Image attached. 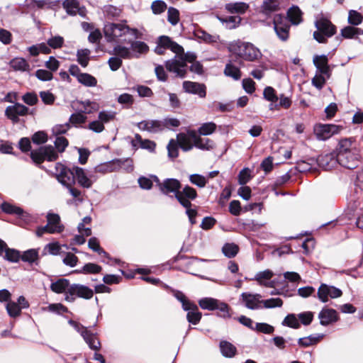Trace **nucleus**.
I'll use <instances>...</instances> for the list:
<instances>
[{
    "mask_svg": "<svg viewBox=\"0 0 363 363\" xmlns=\"http://www.w3.org/2000/svg\"><path fill=\"white\" fill-rule=\"evenodd\" d=\"M182 53L176 54L175 56L165 62V67L175 74L177 77L185 78L187 74V65L182 58Z\"/></svg>",
    "mask_w": 363,
    "mask_h": 363,
    "instance_id": "obj_9",
    "label": "nucleus"
},
{
    "mask_svg": "<svg viewBox=\"0 0 363 363\" xmlns=\"http://www.w3.org/2000/svg\"><path fill=\"white\" fill-rule=\"evenodd\" d=\"M38 259V250L30 249L23 252L21 255V259L23 262H28L30 264L34 263Z\"/></svg>",
    "mask_w": 363,
    "mask_h": 363,
    "instance_id": "obj_49",
    "label": "nucleus"
},
{
    "mask_svg": "<svg viewBox=\"0 0 363 363\" xmlns=\"http://www.w3.org/2000/svg\"><path fill=\"white\" fill-rule=\"evenodd\" d=\"M303 13L297 6H292L286 12V18L292 25L297 26L303 21Z\"/></svg>",
    "mask_w": 363,
    "mask_h": 363,
    "instance_id": "obj_26",
    "label": "nucleus"
},
{
    "mask_svg": "<svg viewBox=\"0 0 363 363\" xmlns=\"http://www.w3.org/2000/svg\"><path fill=\"white\" fill-rule=\"evenodd\" d=\"M87 117L80 110L78 112L72 113L68 123L74 127H79L81 124L84 123L86 121Z\"/></svg>",
    "mask_w": 363,
    "mask_h": 363,
    "instance_id": "obj_44",
    "label": "nucleus"
},
{
    "mask_svg": "<svg viewBox=\"0 0 363 363\" xmlns=\"http://www.w3.org/2000/svg\"><path fill=\"white\" fill-rule=\"evenodd\" d=\"M327 79L328 78L323 74L315 73V75L311 80V84L317 89L321 90L325 86Z\"/></svg>",
    "mask_w": 363,
    "mask_h": 363,
    "instance_id": "obj_61",
    "label": "nucleus"
},
{
    "mask_svg": "<svg viewBox=\"0 0 363 363\" xmlns=\"http://www.w3.org/2000/svg\"><path fill=\"white\" fill-rule=\"evenodd\" d=\"M321 335H309L308 337H301L298 340V344L300 347H307L313 345L319 342L320 339L323 337Z\"/></svg>",
    "mask_w": 363,
    "mask_h": 363,
    "instance_id": "obj_45",
    "label": "nucleus"
},
{
    "mask_svg": "<svg viewBox=\"0 0 363 363\" xmlns=\"http://www.w3.org/2000/svg\"><path fill=\"white\" fill-rule=\"evenodd\" d=\"M315 26L317 30L313 33V38L319 43H326L328 38L333 36L337 32L336 26L323 16L315 21Z\"/></svg>",
    "mask_w": 363,
    "mask_h": 363,
    "instance_id": "obj_4",
    "label": "nucleus"
},
{
    "mask_svg": "<svg viewBox=\"0 0 363 363\" xmlns=\"http://www.w3.org/2000/svg\"><path fill=\"white\" fill-rule=\"evenodd\" d=\"M336 162L337 160H335L330 155H320L317 159L318 166L325 170L331 169Z\"/></svg>",
    "mask_w": 363,
    "mask_h": 363,
    "instance_id": "obj_41",
    "label": "nucleus"
},
{
    "mask_svg": "<svg viewBox=\"0 0 363 363\" xmlns=\"http://www.w3.org/2000/svg\"><path fill=\"white\" fill-rule=\"evenodd\" d=\"M6 309L11 318L18 317L21 313V308L14 301H9L6 305Z\"/></svg>",
    "mask_w": 363,
    "mask_h": 363,
    "instance_id": "obj_53",
    "label": "nucleus"
},
{
    "mask_svg": "<svg viewBox=\"0 0 363 363\" xmlns=\"http://www.w3.org/2000/svg\"><path fill=\"white\" fill-rule=\"evenodd\" d=\"M93 295L94 291L89 287L79 284H73L66 292L65 299L68 302H73L77 298L90 299Z\"/></svg>",
    "mask_w": 363,
    "mask_h": 363,
    "instance_id": "obj_8",
    "label": "nucleus"
},
{
    "mask_svg": "<svg viewBox=\"0 0 363 363\" xmlns=\"http://www.w3.org/2000/svg\"><path fill=\"white\" fill-rule=\"evenodd\" d=\"M91 52L89 49H79L77 52L78 63L83 67H86L89 62V55Z\"/></svg>",
    "mask_w": 363,
    "mask_h": 363,
    "instance_id": "obj_48",
    "label": "nucleus"
},
{
    "mask_svg": "<svg viewBox=\"0 0 363 363\" xmlns=\"http://www.w3.org/2000/svg\"><path fill=\"white\" fill-rule=\"evenodd\" d=\"M11 67L15 71L27 72L30 70V65L23 57H15L10 61Z\"/></svg>",
    "mask_w": 363,
    "mask_h": 363,
    "instance_id": "obj_34",
    "label": "nucleus"
},
{
    "mask_svg": "<svg viewBox=\"0 0 363 363\" xmlns=\"http://www.w3.org/2000/svg\"><path fill=\"white\" fill-rule=\"evenodd\" d=\"M202 317L201 313L199 311L198 306L196 309H192L187 312L186 319L188 322L192 325H197L200 322Z\"/></svg>",
    "mask_w": 363,
    "mask_h": 363,
    "instance_id": "obj_57",
    "label": "nucleus"
},
{
    "mask_svg": "<svg viewBox=\"0 0 363 363\" xmlns=\"http://www.w3.org/2000/svg\"><path fill=\"white\" fill-rule=\"evenodd\" d=\"M225 8L230 13L242 14L248 9L249 6L245 2H235L226 4Z\"/></svg>",
    "mask_w": 363,
    "mask_h": 363,
    "instance_id": "obj_32",
    "label": "nucleus"
},
{
    "mask_svg": "<svg viewBox=\"0 0 363 363\" xmlns=\"http://www.w3.org/2000/svg\"><path fill=\"white\" fill-rule=\"evenodd\" d=\"M353 148H357L352 138H344L339 141L337 148V154L353 151Z\"/></svg>",
    "mask_w": 363,
    "mask_h": 363,
    "instance_id": "obj_33",
    "label": "nucleus"
},
{
    "mask_svg": "<svg viewBox=\"0 0 363 363\" xmlns=\"http://www.w3.org/2000/svg\"><path fill=\"white\" fill-rule=\"evenodd\" d=\"M77 81L84 86L89 87H93L97 84L96 79L88 73H82V74L79 75Z\"/></svg>",
    "mask_w": 363,
    "mask_h": 363,
    "instance_id": "obj_52",
    "label": "nucleus"
},
{
    "mask_svg": "<svg viewBox=\"0 0 363 363\" xmlns=\"http://www.w3.org/2000/svg\"><path fill=\"white\" fill-rule=\"evenodd\" d=\"M106 40L108 43L126 44L130 37L139 38L140 32L137 28H131L125 23H108L104 28Z\"/></svg>",
    "mask_w": 363,
    "mask_h": 363,
    "instance_id": "obj_1",
    "label": "nucleus"
},
{
    "mask_svg": "<svg viewBox=\"0 0 363 363\" xmlns=\"http://www.w3.org/2000/svg\"><path fill=\"white\" fill-rule=\"evenodd\" d=\"M216 130V124L213 122H207L203 123L198 129V133L200 135H209L213 133Z\"/></svg>",
    "mask_w": 363,
    "mask_h": 363,
    "instance_id": "obj_54",
    "label": "nucleus"
},
{
    "mask_svg": "<svg viewBox=\"0 0 363 363\" xmlns=\"http://www.w3.org/2000/svg\"><path fill=\"white\" fill-rule=\"evenodd\" d=\"M360 153L358 148H353V151L337 154L336 160L342 167L354 169L357 168L360 163Z\"/></svg>",
    "mask_w": 363,
    "mask_h": 363,
    "instance_id": "obj_10",
    "label": "nucleus"
},
{
    "mask_svg": "<svg viewBox=\"0 0 363 363\" xmlns=\"http://www.w3.org/2000/svg\"><path fill=\"white\" fill-rule=\"evenodd\" d=\"M220 349L222 354L228 358L233 357L236 352V347L230 342L222 340L220 342Z\"/></svg>",
    "mask_w": 363,
    "mask_h": 363,
    "instance_id": "obj_36",
    "label": "nucleus"
},
{
    "mask_svg": "<svg viewBox=\"0 0 363 363\" xmlns=\"http://www.w3.org/2000/svg\"><path fill=\"white\" fill-rule=\"evenodd\" d=\"M313 62L317 69L316 73L323 74L328 79L330 77L331 69L328 65V58L327 55H315Z\"/></svg>",
    "mask_w": 363,
    "mask_h": 363,
    "instance_id": "obj_20",
    "label": "nucleus"
},
{
    "mask_svg": "<svg viewBox=\"0 0 363 363\" xmlns=\"http://www.w3.org/2000/svg\"><path fill=\"white\" fill-rule=\"evenodd\" d=\"M123 43H118L113 47V50L110 52V54L113 55L120 59L130 60L133 58V52L130 50V47H125L122 45Z\"/></svg>",
    "mask_w": 363,
    "mask_h": 363,
    "instance_id": "obj_27",
    "label": "nucleus"
},
{
    "mask_svg": "<svg viewBox=\"0 0 363 363\" xmlns=\"http://www.w3.org/2000/svg\"><path fill=\"white\" fill-rule=\"evenodd\" d=\"M31 140L35 145H43L48 141V135L45 131H38L32 135Z\"/></svg>",
    "mask_w": 363,
    "mask_h": 363,
    "instance_id": "obj_64",
    "label": "nucleus"
},
{
    "mask_svg": "<svg viewBox=\"0 0 363 363\" xmlns=\"http://www.w3.org/2000/svg\"><path fill=\"white\" fill-rule=\"evenodd\" d=\"M282 325L298 329L301 327L298 318L294 313L288 314L281 323Z\"/></svg>",
    "mask_w": 363,
    "mask_h": 363,
    "instance_id": "obj_47",
    "label": "nucleus"
},
{
    "mask_svg": "<svg viewBox=\"0 0 363 363\" xmlns=\"http://www.w3.org/2000/svg\"><path fill=\"white\" fill-rule=\"evenodd\" d=\"M238 179V183L240 185H242V186L245 185L252 179L251 170L247 167L242 169L240 172Z\"/></svg>",
    "mask_w": 363,
    "mask_h": 363,
    "instance_id": "obj_63",
    "label": "nucleus"
},
{
    "mask_svg": "<svg viewBox=\"0 0 363 363\" xmlns=\"http://www.w3.org/2000/svg\"><path fill=\"white\" fill-rule=\"evenodd\" d=\"M199 307L203 310L217 311L218 317L227 319L231 318L230 313L231 308L229 305L225 302L212 297H204L198 301Z\"/></svg>",
    "mask_w": 363,
    "mask_h": 363,
    "instance_id": "obj_3",
    "label": "nucleus"
},
{
    "mask_svg": "<svg viewBox=\"0 0 363 363\" xmlns=\"http://www.w3.org/2000/svg\"><path fill=\"white\" fill-rule=\"evenodd\" d=\"M70 286L69 281L67 279H60L50 285L51 290L57 294H62L68 291Z\"/></svg>",
    "mask_w": 363,
    "mask_h": 363,
    "instance_id": "obj_30",
    "label": "nucleus"
},
{
    "mask_svg": "<svg viewBox=\"0 0 363 363\" xmlns=\"http://www.w3.org/2000/svg\"><path fill=\"white\" fill-rule=\"evenodd\" d=\"M102 267L95 263H87L81 269L77 270V272L85 274H96L101 272Z\"/></svg>",
    "mask_w": 363,
    "mask_h": 363,
    "instance_id": "obj_46",
    "label": "nucleus"
},
{
    "mask_svg": "<svg viewBox=\"0 0 363 363\" xmlns=\"http://www.w3.org/2000/svg\"><path fill=\"white\" fill-rule=\"evenodd\" d=\"M273 276L274 273L272 271L269 269H266L262 272H257L255 274V278L253 279L256 280L258 282V284L260 286H262L263 283H265L267 281L270 280Z\"/></svg>",
    "mask_w": 363,
    "mask_h": 363,
    "instance_id": "obj_55",
    "label": "nucleus"
},
{
    "mask_svg": "<svg viewBox=\"0 0 363 363\" xmlns=\"http://www.w3.org/2000/svg\"><path fill=\"white\" fill-rule=\"evenodd\" d=\"M261 302L264 308H280L283 305V301L280 298H271L262 300Z\"/></svg>",
    "mask_w": 363,
    "mask_h": 363,
    "instance_id": "obj_60",
    "label": "nucleus"
},
{
    "mask_svg": "<svg viewBox=\"0 0 363 363\" xmlns=\"http://www.w3.org/2000/svg\"><path fill=\"white\" fill-rule=\"evenodd\" d=\"M1 209L7 214L16 215L21 216L23 213V209L19 206L13 205L9 202H3L1 204Z\"/></svg>",
    "mask_w": 363,
    "mask_h": 363,
    "instance_id": "obj_40",
    "label": "nucleus"
},
{
    "mask_svg": "<svg viewBox=\"0 0 363 363\" xmlns=\"http://www.w3.org/2000/svg\"><path fill=\"white\" fill-rule=\"evenodd\" d=\"M279 0H263L260 6V13L269 18L273 13L279 10Z\"/></svg>",
    "mask_w": 363,
    "mask_h": 363,
    "instance_id": "obj_24",
    "label": "nucleus"
},
{
    "mask_svg": "<svg viewBox=\"0 0 363 363\" xmlns=\"http://www.w3.org/2000/svg\"><path fill=\"white\" fill-rule=\"evenodd\" d=\"M76 179L79 185L85 189H89L92 186L94 181H92L85 172V170L79 167H75Z\"/></svg>",
    "mask_w": 363,
    "mask_h": 363,
    "instance_id": "obj_25",
    "label": "nucleus"
},
{
    "mask_svg": "<svg viewBox=\"0 0 363 363\" xmlns=\"http://www.w3.org/2000/svg\"><path fill=\"white\" fill-rule=\"evenodd\" d=\"M195 36L197 38H199L207 43H216V42H217V40L218 39V36L212 35L201 29H199L195 31Z\"/></svg>",
    "mask_w": 363,
    "mask_h": 363,
    "instance_id": "obj_51",
    "label": "nucleus"
},
{
    "mask_svg": "<svg viewBox=\"0 0 363 363\" xmlns=\"http://www.w3.org/2000/svg\"><path fill=\"white\" fill-rule=\"evenodd\" d=\"M124 168L127 172H130L133 170V161L129 159H114L111 161L96 167L97 172H111Z\"/></svg>",
    "mask_w": 363,
    "mask_h": 363,
    "instance_id": "obj_7",
    "label": "nucleus"
},
{
    "mask_svg": "<svg viewBox=\"0 0 363 363\" xmlns=\"http://www.w3.org/2000/svg\"><path fill=\"white\" fill-rule=\"evenodd\" d=\"M181 187V182L178 179L174 178H167L162 181L160 191L161 193L167 196H169L170 194H173L174 197L176 199V195L179 194Z\"/></svg>",
    "mask_w": 363,
    "mask_h": 363,
    "instance_id": "obj_16",
    "label": "nucleus"
},
{
    "mask_svg": "<svg viewBox=\"0 0 363 363\" xmlns=\"http://www.w3.org/2000/svg\"><path fill=\"white\" fill-rule=\"evenodd\" d=\"M320 324L327 326L330 324L337 322L339 320L337 312L333 308L324 307L318 314Z\"/></svg>",
    "mask_w": 363,
    "mask_h": 363,
    "instance_id": "obj_21",
    "label": "nucleus"
},
{
    "mask_svg": "<svg viewBox=\"0 0 363 363\" xmlns=\"http://www.w3.org/2000/svg\"><path fill=\"white\" fill-rule=\"evenodd\" d=\"M138 128L143 131L157 133L164 130L162 120H143L137 123Z\"/></svg>",
    "mask_w": 363,
    "mask_h": 363,
    "instance_id": "obj_17",
    "label": "nucleus"
},
{
    "mask_svg": "<svg viewBox=\"0 0 363 363\" xmlns=\"http://www.w3.org/2000/svg\"><path fill=\"white\" fill-rule=\"evenodd\" d=\"M340 35L345 39H357L363 35V30L354 26H347L341 29Z\"/></svg>",
    "mask_w": 363,
    "mask_h": 363,
    "instance_id": "obj_29",
    "label": "nucleus"
},
{
    "mask_svg": "<svg viewBox=\"0 0 363 363\" xmlns=\"http://www.w3.org/2000/svg\"><path fill=\"white\" fill-rule=\"evenodd\" d=\"M189 181L199 188H203L208 183V178L201 174H193L189 176Z\"/></svg>",
    "mask_w": 363,
    "mask_h": 363,
    "instance_id": "obj_56",
    "label": "nucleus"
},
{
    "mask_svg": "<svg viewBox=\"0 0 363 363\" xmlns=\"http://www.w3.org/2000/svg\"><path fill=\"white\" fill-rule=\"evenodd\" d=\"M263 97L265 100L272 103H277L279 100V97L275 89L272 86H267L264 88Z\"/></svg>",
    "mask_w": 363,
    "mask_h": 363,
    "instance_id": "obj_59",
    "label": "nucleus"
},
{
    "mask_svg": "<svg viewBox=\"0 0 363 363\" xmlns=\"http://www.w3.org/2000/svg\"><path fill=\"white\" fill-rule=\"evenodd\" d=\"M197 192L193 187L186 185L182 190L179 191V194L176 195V199L184 208L191 206V201L196 199Z\"/></svg>",
    "mask_w": 363,
    "mask_h": 363,
    "instance_id": "obj_14",
    "label": "nucleus"
},
{
    "mask_svg": "<svg viewBox=\"0 0 363 363\" xmlns=\"http://www.w3.org/2000/svg\"><path fill=\"white\" fill-rule=\"evenodd\" d=\"M66 167L61 163L56 164L58 181L65 186H74L76 182L75 167Z\"/></svg>",
    "mask_w": 363,
    "mask_h": 363,
    "instance_id": "obj_11",
    "label": "nucleus"
},
{
    "mask_svg": "<svg viewBox=\"0 0 363 363\" xmlns=\"http://www.w3.org/2000/svg\"><path fill=\"white\" fill-rule=\"evenodd\" d=\"M77 104L82 106V108L79 110L84 115L93 113L99 109V104L90 100L78 101Z\"/></svg>",
    "mask_w": 363,
    "mask_h": 363,
    "instance_id": "obj_31",
    "label": "nucleus"
},
{
    "mask_svg": "<svg viewBox=\"0 0 363 363\" xmlns=\"http://www.w3.org/2000/svg\"><path fill=\"white\" fill-rule=\"evenodd\" d=\"M363 21V15L356 10H350L347 22L351 26H357Z\"/></svg>",
    "mask_w": 363,
    "mask_h": 363,
    "instance_id": "obj_50",
    "label": "nucleus"
},
{
    "mask_svg": "<svg viewBox=\"0 0 363 363\" xmlns=\"http://www.w3.org/2000/svg\"><path fill=\"white\" fill-rule=\"evenodd\" d=\"M225 76L233 78L234 80H239L241 78V71L240 68L233 65L231 62L227 63L224 69Z\"/></svg>",
    "mask_w": 363,
    "mask_h": 363,
    "instance_id": "obj_39",
    "label": "nucleus"
},
{
    "mask_svg": "<svg viewBox=\"0 0 363 363\" xmlns=\"http://www.w3.org/2000/svg\"><path fill=\"white\" fill-rule=\"evenodd\" d=\"M32 161L39 165L44 161L53 162L58 159V153L51 145H44L33 150L30 154Z\"/></svg>",
    "mask_w": 363,
    "mask_h": 363,
    "instance_id": "obj_5",
    "label": "nucleus"
},
{
    "mask_svg": "<svg viewBox=\"0 0 363 363\" xmlns=\"http://www.w3.org/2000/svg\"><path fill=\"white\" fill-rule=\"evenodd\" d=\"M222 252L226 257L233 258L239 252V247L233 242H226L222 247Z\"/></svg>",
    "mask_w": 363,
    "mask_h": 363,
    "instance_id": "obj_42",
    "label": "nucleus"
},
{
    "mask_svg": "<svg viewBox=\"0 0 363 363\" xmlns=\"http://www.w3.org/2000/svg\"><path fill=\"white\" fill-rule=\"evenodd\" d=\"M29 113V108L18 102L7 106L5 110V116L14 124L19 122V116H26Z\"/></svg>",
    "mask_w": 363,
    "mask_h": 363,
    "instance_id": "obj_12",
    "label": "nucleus"
},
{
    "mask_svg": "<svg viewBox=\"0 0 363 363\" xmlns=\"http://www.w3.org/2000/svg\"><path fill=\"white\" fill-rule=\"evenodd\" d=\"M177 139L179 146L183 151L187 152L192 150L194 147V143H191V140L185 133H179L177 135Z\"/></svg>",
    "mask_w": 363,
    "mask_h": 363,
    "instance_id": "obj_38",
    "label": "nucleus"
},
{
    "mask_svg": "<svg viewBox=\"0 0 363 363\" xmlns=\"http://www.w3.org/2000/svg\"><path fill=\"white\" fill-rule=\"evenodd\" d=\"M157 42L165 49H169L175 54H181L184 52L183 47L179 45L177 42L173 41L169 36H160Z\"/></svg>",
    "mask_w": 363,
    "mask_h": 363,
    "instance_id": "obj_23",
    "label": "nucleus"
},
{
    "mask_svg": "<svg viewBox=\"0 0 363 363\" xmlns=\"http://www.w3.org/2000/svg\"><path fill=\"white\" fill-rule=\"evenodd\" d=\"M4 252H5L4 258L9 262H18L21 259L20 252L16 250L10 249L6 247Z\"/></svg>",
    "mask_w": 363,
    "mask_h": 363,
    "instance_id": "obj_58",
    "label": "nucleus"
},
{
    "mask_svg": "<svg viewBox=\"0 0 363 363\" xmlns=\"http://www.w3.org/2000/svg\"><path fill=\"white\" fill-rule=\"evenodd\" d=\"M259 294H252L249 292H243L240 295V300L244 306L251 310H257L262 308Z\"/></svg>",
    "mask_w": 363,
    "mask_h": 363,
    "instance_id": "obj_19",
    "label": "nucleus"
},
{
    "mask_svg": "<svg viewBox=\"0 0 363 363\" xmlns=\"http://www.w3.org/2000/svg\"><path fill=\"white\" fill-rule=\"evenodd\" d=\"M182 88L184 92L198 95L200 98H205L206 96V86L204 84L184 81L182 83Z\"/></svg>",
    "mask_w": 363,
    "mask_h": 363,
    "instance_id": "obj_18",
    "label": "nucleus"
},
{
    "mask_svg": "<svg viewBox=\"0 0 363 363\" xmlns=\"http://www.w3.org/2000/svg\"><path fill=\"white\" fill-rule=\"evenodd\" d=\"M63 7L66 10L67 13L70 16H75L77 12H79V15L84 16L79 11V4L77 0H65L63 2Z\"/></svg>",
    "mask_w": 363,
    "mask_h": 363,
    "instance_id": "obj_37",
    "label": "nucleus"
},
{
    "mask_svg": "<svg viewBox=\"0 0 363 363\" xmlns=\"http://www.w3.org/2000/svg\"><path fill=\"white\" fill-rule=\"evenodd\" d=\"M48 224L52 228H56V233H62L64 230V225L60 223V217L57 213H48L47 214Z\"/></svg>",
    "mask_w": 363,
    "mask_h": 363,
    "instance_id": "obj_35",
    "label": "nucleus"
},
{
    "mask_svg": "<svg viewBox=\"0 0 363 363\" xmlns=\"http://www.w3.org/2000/svg\"><path fill=\"white\" fill-rule=\"evenodd\" d=\"M194 147H196V148L201 150H211L215 147V143L212 140L209 138H203L200 137L199 139H197V141H195Z\"/></svg>",
    "mask_w": 363,
    "mask_h": 363,
    "instance_id": "obj_43",
    "label": "nucleus"
},
{
    "mask_svg": "<svg viewBox=\"0 0 363 363\" xmlns=\"http://www.w3.org/2000/svg\"><path fill=\"white\" fill-rule=\"evenodd\" d=\"M137 38L130 37V43L126 44L130 45V48L133 52V58H139L141 55L146 54L149 51V46L143 41L135 40Z\"/></svg>",
    "mask_w": 363,
    "mask_h": 363,
    "instance_id": "obj_22",
    "label": "nucleus"
},
{
    "mask_svg": "<svg viewBox=\"0 0 363 363\" xmlns=\"http://www.w3.org/2000/svg\"><path fill=\"white\" fill-rule=\"evenodd\" d=\"M229 50L233 54L249 62L255 61L262 56L260 50L254 45L241 40L230 43Z\"/></svg>",
    "mask_w": 363,
    "mask_h": 363,
    "instance_id": "obj_2",
    "label": "nucleus"
},
{
    "mask_svg": "<svg viewBox=\"0 0 363 363\" xmlns=\"http://www.w3.org/2000/svg\"><path fill=\"white\" fill-rule=\"evenodd\" d=\"M341 129V126L334 124H318L314 127V134L317 139L325 140L338 133Z\"/></svg>",
    "mask_w": 363,
    "mask_h": 363,
    "instance_id": "obj_13",
    "label": "nucleus"
},
{
    "mask_svg": "<svg viewBox=\"0 0 363 363\" xmlns=\"http://www.w3.org/2000/svg\"><path fill=\"white\" fill-rule=\"evenodd\" d=\"M273 25L274 30L278 38L286 42L289 38V30L291 26L286 17L281 13L275 14L273 17L272 23H267V25L270 26Z\"/></svg>",
    "mask_w": 363,
    "mask_h": 363,
    "instance_id": "obj_6",
    "label": "nucleus"
},
{
    "mask_svg": "<svg viewBox=\"0 0 363 363\" xmlns=\"http://www.w3.org/2000/svg\"><path fill=\"white\" fill-rule=\"evenodd\" d=\"M317 294L319 300L325 303L328 301L329 297L331 298L340 297L342 295V291L335 286L322 284L318 290Z\"/></svg>",
    "mask_w": 363,
    "mask_h": 363,
    "instance_id": "obj_15",
    "label": "nucleus"
},
{
    "mask_svg": "<svg viewBox=\"0 0 363 363\" xmlns=\"http://www.w3.org/2000/svg\"><path fill=\"white\" fill-rule=\"evenodd\" d=\"M167 21L172 26L177 25L179 21V11L174 7H169L167 11Z\"/></svg>",
    "mask_w": 363,
    "mask_h": 363,
    "instance_id": "obj_62",
    "label": "nucleus"
},
{
    "mask_svg": "<svg viewBox=\"0 0 363 363\" xmlns=\"http://www.w3.org/2000/svg\"><path fill=\"white\" fill-rule=\"evenodd\" d=\"M89 347L94 351H99L101 348V342L99 340L96 333H92L89 329L82 336Z\"/></svg>",
    "mask_w": 363,
    "mask_h": 363,
    "instance_id": "obj_28",
    "label": "nucleus"
}]
</instances>
